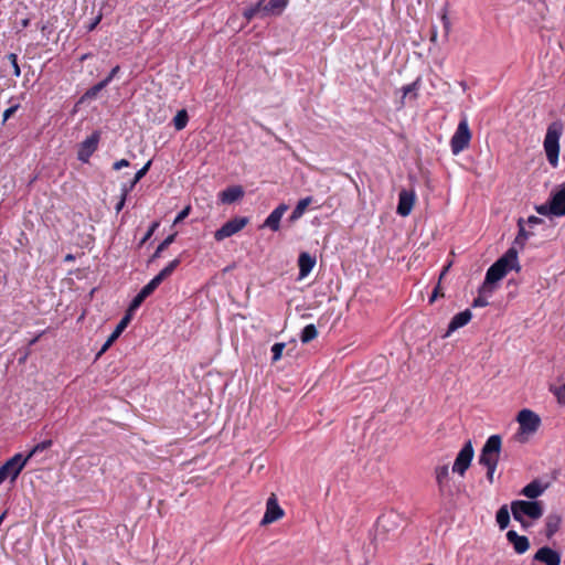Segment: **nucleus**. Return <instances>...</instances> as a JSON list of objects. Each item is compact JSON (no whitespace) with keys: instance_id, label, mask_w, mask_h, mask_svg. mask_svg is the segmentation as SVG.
Masks as SVG:
<instances>
[{"instance_id":"nucleus-35","label":"nucleus","mask_w":565,"mask_h":565,"mask_svg":"<svg viewBox=\"0 0 565 565\" xmlns=\"http://www.w3.org/2000/svg\"><path fill=\"white\" fill-rule=\"evenodd\" d=\"M145 300H146V298L140 292H138L135 296V298L131 300V302L125 313V315H129V320H131L134 311L137 310Z\"/></svg>"},{"instance_id":"nucleus-49","label":"nucleus","mask_w":565,"mask_h":565,"mask_svg":"<svg viewBox=\"0 0 565 565\" xmlns=\"http://www.w3.org/2000/svg\"><path fill=\"white\" fill-rule=\"evenodd\" d=\"M129 166H130V163H129V161H128V160H126V159H120V160L116 161V162L113 164V169L117 171V170H120V169L126 168V167H129Z\"/></svg>"},{"instance_id":"nucleus-14","label":"nucleus","mask_w":565,"mask_h":565,"mask_svg":"<svg viewBox=\"0 0 565 565\" xmlns=\"http://www.w3.org/2000/svg\"><path fill=\"white\" fill-rule=\"evenodd\" d=\"M507 540L510 544H512L516 554H524L530 548L529 539L524 535H519L513 530L507 532Z\"/></svg>"},{"instance_id":"nucleus-6","label":"nucleus","mask_w":565,"mask_h":565,"mask_svg":"<svg viewBox=\"0 0 565 565\" xmlns=\"http://www.w3.org/2000/svg\"><path fill=\"white\" fill-rule=\"evenodd\" d=\"M28 462V458H23L22 454H15L12 458L7 460L1 467H0V484L6 480L10 479L11 481H14L24 466Z\"/></svg>"},{"instance_id":"nucleus-15","label":"nucleus","mask_w":565,"mask_h":565,"mask_svg":"<svg viewBox=\"0 0 565 565\" xmlns=\"http://www.w3.org/2000/svg\"><path fill=\"white\" fill-rule=\"evenodd\" d=\"M534 559L546 565H559L561 555L548 546L541 547L534 555Z\"/></svg>"},{"instance_id":"nucleus-59","label":"nucleus","mask_w":565,"mask_h":565,"mask_svg":"<svg viewBox=\"0 0 565 565\" xmlns=\"http://www.w3.org/2000/svg\"><path fill=\"white\" fill-rule=\"evenodd\" d=\"M82 565H88L86 562H84Z\"/></svg>"},{"instance_id":"nucleus-2","label":"nucleus","mask_w":565,"mask_h":565,"mask_svg":"<svg viewBox=\"0 0 565 565\" xmlns=\"http://www.w3.org/2000/svg\"><path fill=\"white\" fill-rule=\"evenodd\" d=\"M543 504L540 501L516 500L511 503V512L515 521H519L523 527L530 526L525 518L539 520L543 515Z\"/></svg>"},{"instance_id":"nucleus-17","label":"nucleus","mask_w":565,"mask_h":565,"mask_svg":"<svg viewBox=\"0 0 565 565\" xmlns=\"http://www.w3.org/2000/svg\"><path fill=\"white\" fill-rule=\"evenodd\" d=\"M414 202H415V196H414L413 192H408L406 190L401 191L398 205H397V213L401 216H407L413 209Z\"/></svg>"},{"instance_id":"nucleus-25","label":"nucleus","mask_w":565,"mask_h":565,"mask_svg":"<svg viewBox=\"0 0 565 565\" xmlns=\"http://www.w3.org/2000/svg\"><path fill=\"white\" fill-rule=\"evenodd\" d=\"M152 161L149 160L140 170L137 171L134 179L129 183H125L121 185V192H130L135 188V185L147 174L151 167Z\"/></svg>"},{"instance_id":"nucleus-16","label":"nucleus","mask_w":565,"mask_h":565,"mask_svg":"<svg viewBox=\"0 0 565 565\" xmlns=\"http://www.w3.org/2000/svg\"><path fill=\"white\" fill-rule=\"evenodd\" d=\"M245 192L241 185H232L218 193V199L223 204H232L244 196Z\"/></svg>"},{"instance_id":"nucleus-40","label":"nucleus","mask_w":565,"mask_h":565,"mask_svg":"<svg viewBox=\"0 0 565 565\" xmlns=\"http://www.w3.org/2000/svg\"><path fill=\"white\" fill-rule=\"evenodd\" d=\"M449 28H450V23L447 19V15H446V13H443V15H441V32H440V38L443 41H446V39L448 36Z\"/></svg>"},{"instance_id":"nucleus-3","label":"nucleus","mask_w":565,"mask_h":565,"mask_svg":"<svg viewBox=\"0 0 565 565\" xmlns=\"http://www.w3.org/2000/svg\"><path fill=\"white\" fill-rule=\"evenodd\" d=\"M564 125L561 121H553L548 125L545 139L544 150L547 160L552 167H557L559 154V138L563 134Z\"/></svg>"},{"instance_id":"nucleus-33","label":"nucleus","mask_w":565,"mask_h":565,"mask_svg":"<svg viewBox=\"0 0 565 565\" xmlns=\"http://www.w3.org/2000/svg\"><path fill=\"white\" fill-rule=\"evenodd\" d=\"M318 335V331L315 324H308L303 328L300 340L302 343H309Z\"/></svg>"},{"instance_id":"nucleus-52","label":"nucleus","mask_w":565,"mask_h":565,"mask_svg":"<svg viewBox=\"0 0 565 565\" xmlns=\"http://www.w3.org/2000/svg\"><path fill=\"white\" fill-rule=\"evenodd\" d=\"M119 71V66H115L110 73L108 74V76L104 79V81H107V85L111 82V79L115 77V75L118 73Z\"/></svg>"},{"instance_id":"nucleus-22","label":"nucleus","mask_w":565,"mask_h":565,"mask_svg":"<svg viewBox=\"0 0 565 565\" xmlns=\"http://www.w3.org/2000/svg\"><path fill=\"white\" fill-rule=\"evenodd\" d=\"M562 516L558 513H550L545 519V535L551 539L561 527Z\"/></svg>"},{"instance_id":"nucleus-50","label":"nucleus","mask_w":565,"mask_h":565,"mask_svg":"<svg viewBox=\"0 0 565 565\" xmlns=\"http://www.w3.org/2000/svg\"><path fill=\"white\" fill-rule=\"evenodd\" d=\"M102 17H103V15H102V13H99V14H98V15H97V17H96V18H95V19L89 23V25L87 26V31H88V32L93 31V30L97 26V24H98V23L100 22V20H102Z\"/></svg>"},{"instance_id":"nucleus-5","label":"nucleus","mask_w":565,"mask_h":565,"mask_svg":"<svg viewBox=\"0 0 565 565\" xmlns=\"http://www.w3.org/2000/svg\"><path fill=\"white\" fill-rule=\"evenodd\" d=\"M501 452V437L492 435L488 438L479 456V463L486 468L497 467Z\"/></svg>"},{"instance_id":"nucleus-54","label":"nucleus","mask_w":565,"mask_h":565,"mask_svg":"<svg viewBox=\"0 0 565 565\" xmlns=\"http://www.w3.org/2000/svg\"><path fill=\"white\" fill-rule=\"evenodd\" d=\"M438 296H439V287H436V288L434 289V291H433L431 296H430L429 301H430V302H434V301L437 299V297H438Z\"/></svg>"},{"instance_id":"nucleus-7","label":"nucleus","mask_w":565,"mask_h":565,"mask_svg":"<svg viewBox=\"0 0 565 565\" xmlns=\"http://www.w3.org/2000/svg\"><path fill=\"white\" fill-rule=\"evenodd\" d=\"M471 140V132L467 119L460 120L457 130L451 137L450 146L454 154L460 153L465 150Z\"/></svg>"},{"instance_id":"nucleus-51","label":"nucleus","mask_w":565,"mask_h":565,"mask_svg":"<svg viewBox=\"0 0 565 565\" xmlns=\"http://www.w3.org/2000/svg\"><path fill=\"white\" fill-rule=\"evenodd\" d=\"M438 36H439L438 30L436 29V26H433L431 31H430V42L437 43L438 42Z\"/></svg>"},{"instance_id":"nucleus-30","label":"nucleus","mask_w":565,"mask_h":565,"mask_svg":"<svg viewBox=\"0 0 565 565\" xmlns=\"http://www.w3.org/2000/svg\"><path fill=\"white\" fill-rule=\"evenodd\" d=\"M106 86L107 81H100L99 83L95 84L84 93V95L81 97V102L96 98L98 93L103 90Z\"/></svg>"},{"instance_id":"nucleus-31","label":"nucleus","mask_w":565,"mask_h":565,"mask_svg":"<svg viewBox=\"0 0 565 565\" xmlns=\"http://www.w3.org/2000/svg\"><path fill=\"white\" fill-rule=\"evenodd\" d=\"M497 523L501 530H504L510 522V513L507 505H502L497 512Z\"/></svg>"},{"instance_id":"nucleus-23","label":"nucleus","mask_w":565,"mask_h":565,"mask_svg":"<svg viewBox=\"0 0 565 565\" xmlns=\"http://www.w3.org/2000/svg\"><path fill=\"white\" fill-rule=\"evenodd\" d=\"M265 8L266 3L264 0H259L257 3L252 4L250 7L246 8L243 12V15L250 21L253 18L259 17V18H266L268 14H265Z\"/></svg>"},{"instance_id":"nucleus-46","label":"nucleus","mask_w":565,"mask_h":565,"mask_svg":"<svg viewBox=\"0 0 565 565\" xmlns=\"http://www.w3.org/2000/svg\"><path fill=\"white\" fill-rule=\"evenodd\" d=\"M536 211L541 215L553 214L552 202L548 205L547 204H542V205L537 206Z\"/></svg>"},{"instance_id":"nucleus-37","label":"nucleus","mask_w":565,"mask_h":565,"mask_svg":"<svg viewBox=\"0 0 565 565\" xmlns=\"http://www.w3.org/2000/svg\"><path fill=\"white\" fill-rule=\"evenodd\" d=\"M160 285V282L153 277L146 286L139 291L145 298L149 297Z\"/></svg>"},{"instance_id":"nucleus-36","label":"nucleus","mask_w":565,"mask_h":565,"mask_svg":"<svg viewBox=\"0 0 565 565\" xmlns=\"http://www.w3.org/2000/svg\"><path fill=\"white\" fill-rule=\"evenodd\" d=\"M436 480L440 487H443L444 482L447 481L449 470L447 465H443L436 468L435 470Z\"/></svg>"},{"instance_id":"nucleus-27","label":"nucleus","mask_w":565,"mask_h":565,"mask_svg":"<svg viewBox=\"0 0 565 565\" xmlns=\"http://www.w3.org/2000/svg\"><path fill=\"white\" fill-rule=\"evenodd\" d=\"M287 4L288 0H269L266 2L265 14H280Z\"/></svg>"},{"instance_id":"nucleus-41","label":"nucleus","mask_w":565,"mask_h":565,"mask_svg":"<svg viewBox=\"0 0 565 565\" xmlns=\"http://www.w3.org/2000/svg\"><path fill=\"white\" fill-rule=\"evenodd\" d=\"M8 60L10 61L12 67H13V74L15 77H19L21 75V70H20V66L18 64V56L17 54L14 53H10L8 54Z\"/></svg>"},{"instance_id":"nucleus-32","label":"nucleus","mask_w":565,"mask_h":565,"mask_svg":"<svg viewBox=\"0 0 565 565\" xmlns=\"http://www.w3.org/2000/svg\"><path fill=\"white\" fill-rule=\"evenodd\" d=\"M419 89V78H417L414 83L406 85L403 87V99H415L417 97V92Z\"/></svg>"},{"instance_id":"nucleus-45","label":"nucleus","mask_w":565,"mask_h":565,"mask_svg":"<svg viewBox=\"0 0 565 565\" xmlns=\"http://www.w3.org/2000/svg\"><path fill=\"white\" fill-rule=\"evenodd\" d=\"M159 226V222H153L150 227L148 228V231L146 232L145 236L142 237L140 244H143L146 243L154 233V231L158 228Z\"/></svg>"},{"instance_id":"nucleus-19","label":"nucleus","mask_w":565,"mask_h":565,"mask_svg":"<svg viewBox=\"0 0 565 565\" xmlns=\"http://www.w3.org/2000/svg\"><path fill=\"white\" fill-rule=\"evenodd\" d=\"M316 265V257H312L309 253H301L298 258L299 266V279H302L309 275Z\"/></svg>"},{"instance_id":"nucleus-26","label":"nucleus","mask_w":565,"mask_h":565,"mask_svg":"<svg viewBox=\"0 0 565 565\" xmlns=\"http://www.w3.org/2000/svg\"><path fill=\"white\" fill-rule=\"evenodd\" d=\"M545 488L541 482L534 480L522 489V494L529 499H536L544 492Z\"/></svg>"},{"instance_id":"nucleus-20","label":"nucleus","mask_w":565,"mask_h":565,"mask_svg":"<svg viewBox=\"0 0 565 565\" xmlns=\"http://www.w3.org/2000/svg\"><path fill=\"white\" fill-rule=\"evenodd\" d=\"M553 215L562 216L565 215V183L562 184L559 191H557L552 200Z\"/></svg>"},{"instance_id":"nucleus-42","label":"nucleus","mask_w":565,"mask_h":565,"mask_svg":"<svg viewBox=\"0 0 565 565\" xmlns=\"http://www.w3.org/2000/svg\"><path fill=\"white\" fill-rule=\"evenodd\" d=\"M284 349H285V343H275L271 347L273 362H276L281 358Z\"/></svg>"},{"instance_id":"nucleus-57","label":"nucleus","mask_w":565,"mask_h":565,"mask_svg":"<svg viewBox=\"0 0 565 565\" xmlns=\"http://www.w3.org/2000/svg\"><path fill=\"white\" fill-rule=\"evenodd\" d=\"M446 270H447V268H445V269H444V271H443V273H440V277H439L440 279H441V278H443V276L445 275Z\"/></svg>"},{"instance_id":"nucleus-21","label":"nucleus","mask_w":565,"mask_h":565,"mask_svg":"<svg viewBox=\"0 0 565 565\" xmlns=\"http://www.w3.org/2000/svg\"><path fill=\"white\" fill-rule=\"evenodd\" d=\"M472 318V313L469 309L463 310L454 316L451 319L446 335H449L452 331L466 326Z\"/></svg>"},{"instance_id":"nucleus-4","label":"nucleus","mask_w":565,"mask_h":565,"mask_svg":"<svg viewBox=\"0 0 565 565\" xmlns=\"http://www.w3.org/2000/svg\"><path fill=\"white\" fill-rule=\"evenodd\" d=\"M516 420L519 423L516 440L520 443L527 441L529 437L534 435L541 425L540 416L527 408L519 412Z\"/></svg>"},{"instance_id":"nucleus-47","label":"nucleus","mask_w":565,"mask_h":565,"mask_svg":"<svg viewBox=\"0 0 565 565\" xmlns=\"http://www.w3.org/2000/svg\"><path fill=\"white\" fill-rule=\"evenodd\" d=\"M128 194V192H121L120 199L115 206V211L117 214L124 209Z\"/></svg>"},{"instance_id":"nucleus-24","label":"nucleus","mask_w":565,"mask_h":565,"mask_svg":"<svg viewBox=\"0 0 565 565\" xmlns=\"http://www.w3.org/2000/svg\"><path fill=\"white\" fill-rule=\"evenodd\" d=\"M311 202H312L311 196H307V198L299 200L296 207L289 215L288 221L290 223H295L296 221H298L303 215V213L306 212L307 207L310 205Z\"/></svg>"},{"instance_id":"nucleus-18","label":"nucleus","mask_w":565,"mask_h":565,"mask_svg":"<svg viewBox=\"0 0 565 565\" xmlns=\"http://www.w3.org/2000/svg\"><path fill=\"white\" fill-rule=\"evenodd\" d=\"M129 320V315H125L122 319L119 321V323L116 326L115 330L111 332L107 341L102 347L100 351L98 352V356L102 355L104 352L108 350V348L113 344V342L122 333V331L127 328Z\"/></svg>"},{"instance_id":"nucleus-1","label":"nucleus","mask_w":565,"mask_h":565,"mask_svg":"<svg viewBox=\"0 0 565 565\" xmlns=\"http://www.w3.org/2000/svg\"><path fill=\"white\" fill-rule=\"evenodd\" d=\"M518 249L510 247L493 265L489 267L486 274L484 281L479 289L478 297L473 300V307H486L489 305V298L495 290V284L500 281L505 275L515 270H521L519 263Z\"/></svg>"},{"instance_id":"nucleus-8","label":"nucleus","mask_w":565,"mask_h":565,"mask_svg":"<svg viewBox=\"0 0 565 565\" xmlns=\"http://www.w3.org/2000/svg\"><path fill=\"white\" fill-rule=\"evenodd\" d=\"M475 456V450L472 447V443L468 440L461 450L458 452L455 462L452 465V472L458 473L459 476H465L466 471L469 469L471 461Z\"/></svg>"},{"instance_id":"nucleus-38","label":"nucleus","mask_w":565,"mask_h":565,"mask_svg":"<svg viewBox=\"0 0 565 565\" xmlns=\"http://www.w3.org/2000/svg\"><path fill=\"white\" fill-rule=\"evenodd\" d=\"M51 446H52V440L51 439L44 440V441L35 445L24 458H28V460H29L35 454H38L40 451H43V450L50 448Z\"/></svg>"},{"instance_id":"nucleus-39","label":"nucleus","mask_w":565,"mask_h":565,"mask_svg":"<svg viewBox=\"0 0 565 565\" xmlns=\"http://www.w3.org/2000/svg\"><path fill=\"white\" fill-rule=\"evenodd\" d=\"M519 226H520V230H519V234L515 237V241L513 243V246H512L513 248H515V245H519L522 248L525 241L529 238V233L524 230L521 221L519 222Z\"/></svg>"},{"instance_id":"nucleus-56","label":"nucleus","mask_w":565,"mask_h":565,"mask_svg":"<svg viewBox=\"0 0 565 565\" xmlns=\"http://www.w3.org/2000/svg\"><path fill=\"white\" fill-rule=\"evenodd\" d=\"M6 518V512H3L1 515H0V524L2 523V521L4 520Z\"/></svg>"},{"instance_id":"nucleus-28","label":"nucleus","mask_w":565,"mask_h":565,"mask_svg":"<svg viewBox=\"0 0 565 565\" xmlns=\"http://www.w3.org/2000/svg\"><path fill=\"white\" fill-rule=\"evenodd\" d=\"M177 235H178V233L174 232V233L170 234L169 236H167L159 244V246L157 247V249L154 250V253L150 257L149 262H153L154 259L159 258L161 256L162 252L166 250L175 241Z\"/></svg>"},{"instance_id":"nucleus-34","label":"nucleus","mask_w":565,"mask_h":565,"mask_svg":"<svg viewBox=\"0 0 565 565\" xmlns=\"http://www.w3.org/2000/svg\"><path fill=\"white\" fill-rule=\"evenodd\" d=\"M189 121V116L185 109H181L177 113V115L173 118V126L177 130H182L185 128L186 124Z\"/></svg>"},{"instance_id":"nucleus-13","label":"nucleus","mask_w":565,"mask_h":565,"mask_svg":"<svg viewBox=\"0 0 565 565\" xmlns=\"http://www.w3.org/2000/svg\"><path fill=\"white\" fill-rule=\"evenodd\" d=\"M289 206L285 203L279 204L265 220L262 227H268L274 232L280 228V221L284 214L288 211Z\"/></svg>"},{"instance_id":"nucleus-43","label":"nucleus","mask_w":565,"mask_h":565,"mask_svg":"<svg viewBox=\"0 0 565 565\" xmlns=\"http://www.w3.org/2000/svg\"><path fill=\"white\" fill-rule=\"evenodd\" d=\"M552 392L556 396L558 403L565 404V384L563 386L553 388Z\"/></svg>"},{"instance_id":"nucleus-12","label":"nucleus","mask_w":565,"mask_h":565,"mask_svg":"<svg viewBox=\"0 0 565 565\" xmlns=\"http://www.w3.org/2000/svg\"><path fill=\"white\" fill-rule=\"evenodd\" d=\"M99 142V132L95 131L89 137H87L83 142H81L77 159L82 162H88L92 154L96 151Z\"/></svg>"},{"instance_id":"nucleus-44","label":"nucleus","mask_w":565,"mask_h":565,"mask_svg":"<svg viewBox=\"0 0 565 565\" xmlns=\"http://www.w3.org/2000/svg\"><path fill=\"white\" fill-rule=\"evenodd\" d=\"M190 212H191V206H190V205H186V206H185V207H184V209H183V210H182V211L177 215V217H175V218H174V221H173V225H175V224H178V223L182 222L185 217H188V216H189Z\"/></svg>"},{"instance_id":"nucleus-53","label":"nucleus","mask_w":565,"mask_h":565,"mask_svg":"<svg viewBox=\"0 0 565 565\" xmlns=\"http://www.w3.org/2000/svg\"><path fill=\"white\" fill-rule=\"evenodd\" d=\"M495 469H497V467L487 468V478L490 483L493 482V475H494Z\"/></svg>"},{"instance_id":"nucleus-48","label":"nucleus","mask_w":565,"mask_h":565,"mask_svg":"<svg viewBox=\"0 0 565 565\" xmlns=\"http://www.w3.org/2000/svg\"><path fill=\"white\" fill-rule=\"evenodd\" d=\"M19 108V104H15L11 107H9L8 109L4 110L3 113V118H2V122H6Z\"/></svg>"},{"instance_id":"nucleus-55","label":"nucleus","mask_w":565,"mask_h":565,"mask_svg":"<svg viewBox=\"0 0 565 565\" xmlns=\"http://www.w3.org/2000/svg\"><path fill=\"white\" fill-rule=\"evenodd\" d=\"M527 222H529L530 224H537V223H540V222H541V220H540L539 217H536V216H530V217H529V220H527Z\"/></svg>"},{"instance_id":"nucleus-9","label":"nucleus","mask_w":565,"mask_h":565,"mask_svg":"<svg viewBox=\"0 0 565 565\" xmlns=\"http://www.w3.org/2000/svg\"><path fill=\"white\" fill-rule=\"evenodd\" d=\"M248 223L247 217H234L223 224L217 231L214 233V238L217 242H221L232 235L242 231Z\"/></svg>"},{"instance_id":"nucleus-29","label":"nucleus","mask_w":565,"mask_h":565,"mask_svg":"<svg viewBox=\"0 0 565 565\" xmlns=\"http://www.w3.org/2000/svg\"><path fill=\"white\" fill-rule=\"evenodd\" d=\"M180 263V258L173 259L162 270H160V273L156 275L154 278L161 284L164 279L172 275V273L177 269Z\"/></svg>"},{"instance_id":"nucleus-10","label":"nucleus","mask_w":565,"mask_h":565,"mask_svg":"<svg viewBox=\"0 0 565 565\" xmlns=\"http://www.w3.org/2000/svg\"><path fill=\"white\" fill-rule=\"evenodd\" d=\"M403 525V519L396 512H388L382 514L377 520L376 532L381 533H391L396 532Z\"/></svg>"},{"instance_id":"nucleus-58","label":"nucleus","mask_w":565,"mask_h":565,"mask_svg":"<svg viewBox=\"0 0 565 565\" xmlns=\"http://www.w3.org/2000/svg\"><path fill=\"white\" fill-rule=\"evenodd\" d=\"M36 340H38V338L33 339V340L31 341V344L35 343V342H36Z\"/></svg>"},{"instance_id":"nucleus-11","label":"nucleus","mask_w":565,"mask_h":565,"mask_svg":"<svg viewBox=\"0 0 565 565\" xmlns=\"http://www.w3.org/2000/svg\"><path fill=\"white\" fill-rule=\"evenodd\" d=\"M284 510L278 504V500L275 493H271L266 502V511L260 521L262 525H268L284 516Z\"/></svg>"}]
</instances>
